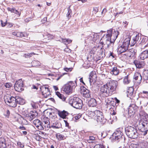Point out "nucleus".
Listing matches in <instances>:
<instances>
[{"mask_svg": "<svg viewBox=\"0 0 148 148\" xmlns=\"http://www.w3.org/2000/svg\"><path fill=\"white\" fill-rule=\"evenodd\" d=\"M117 82L112 81L103 85L101 88L100 95L103 97H108L112 95L116 89Z\"/></svg>", "mask_w": 148, "mask_h": 148, "instance_id": "1", "label": "nucleus"}, {"mask_svg": "<svg viewBox=\"0 0 148 148\" xmlns=\"http://www.w3.org/2000/svg\"><path fill=\"white\" fill-rule=\"evenodd\" d=\"M126 134L130 138L136 139L138 137V133L135 128L131 126H128L125 128Z\"/></svg>", "mask_w": 148, "mask_h": 148, "instance_id": "2", "label": "nucleus"}, {"mask_svg": "<svg viewBox=\"0 0 148 148\" xmlns=\"http://www.w3.org/2000/svg\"><path fill=\"white\" fill-rule=\"evenodd\" d=\"M77 84L76 81H70L63 86L62 89L66 94H69L72 92L73 89L75 88Z\"/></svg>", "mask_w": 148, "mask_h": 148, "instance_id": "3", "label": "nucleus"}, {"mask_svg": "<svg viewBox=\"0 0 148 148\" xmlns=\"http://www.w3.org/2000/svg\"><path fill=\"white\" fill-rule=\"evenodd\" d=\"M69 103L74 108L79 109L82 108L83 105L82 100L79 98L75 97L70 99Z\"/></svg>", "mask_w": 148, "mask_h": 148, "instance_id": "4", "label": "nucleus"}, {"mask_svg": "<svg viewBox=\"0 0 148 148\" xmlns=\"http://www.w3.org/2000/svg\"><path fill=\"white\" fill-rule=\"evenodd\" d=\"M6 97V98L5 99V101L6 103L7 102L8 103V104L9 106L12 107H15L16 106V97L8 96H7Z\"/></svg>", "mask_w": 148, "mask_h": 148, "instance_id": "5", "label": "nucleus"}, {"mask_svg": "<svg viewBox=\"0 0 148 148\" xmlns=\"http://www.w3.org/2000/svg\"><path fill=\"white\" fill-rule=\"evenodd\" d=\"M137 50L136 49L132 48L129 50H127L125 53L122 55L125 56L124 57L126 59L129 58L133 57L136 55Z\"/></svg>", "mask_w": 148, "mask_h": 148, "instance_id": "6", "label": "nucleus"}, {"mask_svg": "<svg viewBox=\"0 0 148 148\" xmlns=\"http://www.w3.org/2000/svg\"><path fill=\"white\" fill-rule=\"evenodd\" d=\"M23 86V81L21 79H19L16 82L14 85V88L15 90L20 92L24 90Z\"/></svg>", "mask_w": 148, "mask_h": 148, "instance_id": "7", "label": "nucleus"}, {"mask_svg": "<svg viewBox=\"0 0 148 148\" xmlns=\"http://www.w3.org/2000/svg\"><path fill=\"white\" fill-rule=\"evenodd\" d=\"M138 107L135 104H131L128 108V113L130 116L133 115L138 111Z\"/></svg>", "mask_w": 148, "mask_h": 148, "instance_id": "8", "label": "nucleus"}, {"mask_svg": "<svg viewBox=\"0 0 148 148\" xmlns=\"http://www.w3.org/2000/svg\"><path fill=\"white\" fill-rule=\"evenodd\" d=\"M103 113L100 111L98 112L97 115L96 116L95 118L97 122H100L101 124H104L106 122V119L103 117Z\"/></svg>", "mask_w": 148, "mask_h": 148, "instance_id": "9", "label": "nucleus"}, {"mask_svg": "<svg viewBox=\"0 0 148 148\" xmlns=\"http://www.w3.org/2000/svg\"><path fill=\"white\" fill-rule=\"evenodd\" d=\"M123 135L121 131L118 129L113 134V138L115 140H118L121 139Z\"/></svg>", "mask_w": 148, "mask_h": 148, "instance_id": "10", "label": "nucleus"}, {"mask_svg": "<svg viewBox=\"0 0 148 148\" xmlns=\"http://www.w3.org/2000/svg\"><path fill=\"white\" fill-rule=\"evenodd\" d=\"M40 88L42 95L45 97H47L50 94V92L48 87L43 86H41Z\"/></svg>", "mask_w": 148, "mask_h": 148, "instance_id": "11", "label": "nucleus"}, {"mask_svg": "<svg viewBox=\"0 0 148 148\" xmlns=\"http://www.w3.org/2000/svg\"><path fill=\"white\" fill-rule=\"evenodd\" d=\"M141 124L143 126L142 128L141 131L143 132H144L143 135H145L147 134L148 130V122L147 121L143 122Z\"/></svg>", "mask_w": 148, "mask_h": 148, "instance_id": "12", "label": "nucleus"}, {"mask_svg": "<svg viewBox=\"0 0 148 148\" xmlns=\"http://www.w3.org/2000/svg\"><path fill=\"white\" fill-rule=\"evenodd\" d=\"M34 125L39 130H43L44 128L43 127L42 123L38 119H36L33 121Z\"/></svg>", "mask_w": 148, "mask_h": 148, "instance_id": "13", "label": "nucleus"}, {"mask_svg": "<svg viewBox=\"0 0 148 148\" xmlns=\"http://www.w3.org/2000/svg\"><path fill=\"white\" fill-rule=\"evenodd\" d=\"M130 37L129 36L125 39L122 45L123 47L125 48L127 50H128V48L130 45Z\"/></svg>", "mask_w": 148, "mask_h": 148, "instance_id": "14", "label": "nucleus"}, {"mask_svg": "<svg viewBox=\"0 0 148 148\" xmlns=\"http://www.w3.org/2000/svg\"><path fill=\"white\" fill-rule=\"evenodd\" d=\"M98 52H99L98 53V56H99V58L97 59L98 60H101V58H103L105 57V50L104 49L101 47Z\"/></svg>", "mask_w": 148, "mask_h": 148, "instance_id": "15", "label": "nucleus"}, {"mask_svg": "<svg viewBox=\"0 0 148 148\" xmlns=\"http://www.w3.org/2000/svg\"><path fill=\"white\" fill-rule=\"evenodd\" d=\"M134 63L136 65V67L138 69L143 68L145 65L144 62H140L137 60L135 61Z\"/></svg>", "mask_w": 148, "mask_h": 148, "instance_id": "16", "label": "nucleus"}, {"mask_svg": "<svg viewBox=\"0 0 148 148\" xmlns=\"http://www.w3.org/2000/svg\"><path fill=\"white\" fill-rule=\"evenodd\" d=\"M58 114L59 116L63 119H64L68 114V112L64 110L62 111L58 110Z\"/></svg>", "mask_w": 148, "mask_h": 148, "instance_id": "17", "label": "nucleus"}, {"mask_svg": "<svg viewBox=\"0 0 148 148\" xmlns=\"http://www.w3.org/2000/svg\"><path fill=\"white\" fill-rule=\"evenodd\" d=\"M140 57L142 60H144L148 58V50L142 52L140 54Z\"/></svg>", "mask_w": 148, "mask_h": 148, "instance_id": "18", "label": "nucleus"}, {"mask_svg": "<svg viewBox=\"0 0 148 148\" xmlns=\"http://www.w3.org/2000/svg\"><path fill=\"white\" fill-rule=\"evenodd\" d=\"M112 30L110 29L108 30V34L106 36L104 35L103 37H105V39L107 40L111 41V37L112 36Z\"/></svg>", "mask_w": 148, "mask_h": 148, "instance_id": "19", "label": "nucleus"}, {"mask_svg": "<svg viewBox=\"0 0 148 148\" xmlns=\"http://www.w3.org/2000/svg\"><path fill=\"white\" fill-rule=\"evenodd\" d=\"M96 100L94 98H92L88 101V105L90 107H95L97 105Z\"/></svg>", "mask_w": 148, "mask_h": 148, "instance_id": "20", "label": "nucleus"}, {"mask_svg": "<svg viewBox=\"0 0 148 148\" xmlns=\"http://www.w3.org/2000/svg\"><path fill=\"white\" fill-rule=\"evenodd\" d=\"M134 79L135 80H138V82L140 83L142 80V77L140 74L138 72L135 73L134 76Z\"/></svg>", "mask_w": 148, "mask_h": 148, "instance_id": "21", "label": "nucleus"}, {"mask_svg": "<svg viewBox=\"0 0 148 148\" xmlns=\"http://www.w3.org/2000/svg\"><path fill=\"white\" fill-rule=\"evenodd\" d=\"M99 110H95V111H89L88 114L89 116L93 118H95L96 116L97 115V114L99 112Z\"/></svg>", "mask_w": 148, "mask_h": 148, "instance_id": "22", "label": "nucleus"}, {"mask_svg": "<svg viewBox=\"0 0 148 148\" xmlns=\"http://www.w3.org/2000/svg\"><path fill=\"white\" fill-rule=\"evenodd\" d=\"M96 77V76L95 74V72L91 71L89 74V77L88 78V80L90 84L93 82V79Z\"/></svg>", "mask_w": 148, "mask_h": 148, "instance_id": "23", "label": "nucleus"}, {"mask_svg": "<svg viewBox=\"0 0 148 148\" xmlns=\"http://www.w3.org/2000/svg\"><path fill=\"white\" fill-rule=\"evenodd\" d=\"M43 122L44 124L42 123V125H43V127H45V128H48L50 127V122L49 121L48 118H47L46 120H45V119H44Z\"/></svg>", "mask_w": 148, "mask_h": 148, "instance_id": "24", "label": "nucleus"}, {"mask_svg": "<svg viewBox=\"0 0 148 148\" xmlns=\"http://www.w3.org/2000/svg\"><path fill=\"white\" fill-rule=\"evenodd\" d=\"M117 49V52L119 54L122 53L123 54L125 53L126 51L127 50L125 48L123 47L122 45L119 46Z\"/></svg>", "mask_w": 148, "mask_h": 148, "instance_id": "25", "label": "nucleus"}, {"mask_svg": "<svg viewBox=\"0 0 148 148\" xmlns=\"http://www.w3.org/2000/svg\"><path fill=\"white\" fill-rule=\"evenodd\" d=\"M16 104H18L21 105H23L25 103V100L19 97H16Z\"/></svg>", "mask_w": 148, "mask_h": 148, "instance_id": "26", "label": "nucleus"}, {"mask_svg": "<svg viewBox=\"0 0 148 148\" xmlns=\"http://www.w3.org/2000/svg\"><path fill=\"white\" fill-rule=\"evenodd\" d=\"M5 140L4 138L2 137L0 139V146L1 148H5L6 147Z\"/></svg>", "mask_w": 148, "mask_h": 148, "instance_id": "27", "label": "nucleus"}, {"mask_svg": "<svg viewBox=\"0 0 148 148\" xmlns=\"http://www.w3.org/2000/svg\"><path fill=\"white\" fill-rule=\"evenodd\" d=\"M110 73L115 75H118L119 73V70L116 67H114L110 70Z\"/></svg>", "mask_w": 148, "mask_h": 148, "instance_id": "28", "label": "nucleus"}, {"mask_svg": "<svg viewBox=\"0 0 148 148\" xmlns=\"http://www.w3.org/2000/svg\"><path fill=\"white\" fill-rule=\"evenodd\" d=\"M105 37H103L101 38V40L103 41L104 43V45L106 46V48H108L109 47L110 45L112 43V42L110 41L107 40L105 39Z\"/></svg>", "mask_w": 148, "mask_h": 148, "instance_id": "29", "label": "nucleus"}, {"mask_svg": "<svg viewBox=\"0 0 148 148\" xmlns=\"http://www.w3.org/2000/svg\"><path fill=\"white\" fill-rule=\"evenodd\" d=\"M47 115L49 116V118L52 119H55L56 117L55 113L53 112L48 111L47 112Z\"/></svg>", "mask_w": 148, "mask_h": 148, "instance_id": "30", "label": "nucleus"}, {"mask_svg": "<svg viewBox=\"0 0 148 148\" xmlns=\"http://www.w3.org/2000/svg\"><path fill=\"white\" fill-rule=\"evenodd\" d=\"M8 10L9 11H10L12 13H14L15 14L20 16V13H19L14 8H7Z\"/></svg>", "mask_w": 148, "mask_h": 148, "instance_id": "31", "label": "nucleus"}, {"mask_svg": "<svg viewBox=\"0 0 148 148\" xmlns=\"http://www.w3.org/2000/svg\"><path fill=\"white\" fill-rule=\"evenodd\" d=\"M56 95L59 98L61 99L63 101H64L65 100L66 97L63 95L60 94L59 92L57 91L56 92Z\"/></svg>", "mask_w": 148, "mask_h": 148, "instance_id": "32", "label": "nucleus"}, {"mask_svg": "<svg viewBox=\"0 0 148 148\" xmlns=\"http://www.w3.org/2000/svg\"><path fill=\"white\" fill-rule=\"evenodd\" d=\"M56 136L57 139L60 141L64 140V135H62L59 133H57Z\"/></svg>", "mask_w": 148, "mask_h": 148, "instance_id": "33", "label": "nucleus"}, {"mask_svg": "<svg viewBox=\"0 0 148 148\" xmlns=\"http://www.w3.org/2000/svg\"><path fill=\"white\" fill-rule=\"evenodd\" d=\"M141 43L142 45H144V47H146L148 44V41L147 38H143L142 39Z\"/></svg>", "mask_w": 148, "mask_h": 148, "instance_id": "34", "label": "nucleus"}, {"mask_svg": "<svg viewBox=\"0 0 148 148\" xmlns=\"http://www.w3.org/2000/svg\"><path fill=\"white\" fill-rule=\"evenodd\" d=\"M127 92L128 96H132L133 93L134 88L132 87H130L127 89Z\"/></svg>", "mask_w": 148, "mask_h": 148, "instance_id": "35", "label": "nucleus"}, {"mask_svg": "<svg viewBox=\"0 0 148 148\" xmlns=\"http://www.w3.org/2000/svg\"><path fill=\"white\" fill-rule=\"evenodd\" d=\"M107 108H112L113 107H114V105H115V103L114 101H110L109 103H107Z\"/></svg>", "mask_w": 148, "mask_h": 148, "instance_id": "36", "label": "nucleus"}, {"mask_svg": "<svg viewBox=\"0 0 148 148\" xmlns=\"http://www.w3.org/2000/svg\"><path fill=\"white\" fill-rule=\"evenodd\" d=\"M130 80L129 79V75L125 76L123 79V82L124 83L127 84L130 83Z\"/></svg>", "mask_w": 148, "mask_h": 148, "instance_id": "37", "label": "nucleus"}, {"mask_svg": "<svg viewBox=\"0 0 148 148\" xmlns=\"http://www.w3.org/2000/svg\"><path fill=\"white\" fill-rule=\"evenodd\" d=\"M67 10L68 11V13L66 14V16L69 19L70 17H71V13L72 11L70 9V6L68 7L67 8Z\"/></svg>", "mask_w": 148, "mask_h": 148, "instance_id": "38", "label": "nucleus"}, {"mask_svg": "<svg viewBox=\"0 0 148 148\" xmlns=\"http://www.w3.org/2000/svg\"><path fill=\"white\" fill-rule=\"evenodd\" d=\"M29 115H30L32 116V117L34 118L36 117L38 115V113L36 111H31L30 114H28Z\"/></svg>", "mask_w": 148, "mask_h": 148, "instance_id": "39", "label": "nucleus"}, {"mask_svg": "<svg viewBox=\"0 0 148 148\" xmlns=\"http://www.w3.org/2000/svg\"><path fill=\"white\" fill-rule=\"evenodd\" d=\"M62 42L65 43V44L66 43L69 44L72 42V40L68 39H63L62 38Z\"/></svg>", "mask_w": 148, "mask_h": 148, "instance_id": "40", "label": "nucleus"}, {"mask_svg": "<svg viewBox=\"0 0 148 148\" xmlns=\"http://www.w3.org/2000/svg\"><path fill=\"white\" fill-rule=\"evenodd\" d=\"M13 86L12 84L11 83H7L5 84V86L6 88H10L12 87Z\"/></svg>", "mask_w": 148, "mask_h": 148, "instance_id": "41", "label": "nucleus"}, {"mask_svg": "<svg viewBox=\"0 0 148 148\" xmlns=\"http://www.w3.org/2000/svg\"><path fill=\"white\" fill-rule=\"evenodd\" d=\"M95 140V137L93 136H90L89 137V139L88 140V141L89 143H92L93 142L91 141Z\"/></svg>", "mask_w": 148, "mask_h": 148, "instance_id": "42", "label": "nucleus"}, {"mask_svg": "<svg viewBox=\"0 0 148 148\" xmlns=\"http://www.w3.org/2000/svg\"><path fill=\"white\" fill-rule=\"evenodd\" d=\"M92 40L93 42H95L98 39V36L96 34H94L92 36Z\"/></svg>", "mask_w": 148, "mask_h": 148, "instance_id": "43", "label": "nucleus"}, {"mask_svg": "<svg viewBox=\"0 0 148 148\" xmlns=\"http://www.w3.org/2000/svg\"><path fill=\"white\" fill-rule=\"evenodd\" d=\"M139 115L140 116H145V112L141 110H140Z\"/></svg>", "mask_w": 148, "mask_h": 148, "instance_id": "44", "label": "nucleus"}, {"mask_svg": "<svg viewBox=\"0 0 148 148\" xmlns=\"http://www.w3.org/2000/svg\"><path fill=\"white\" fill-rule=\"evenodd\" d=\"M94 148H105L104 146L101 144L97 145L95 146Z\"/></svg>", "mask_w": 148, "mask_h": 148, "instance_id": "45", "label": "nucleus"}, {"mask_svg": "<svg viewBox=\"0 0 148 148\" xmlns=\"http://www.w3.org/2000/svg\"><path fill=\"white\" fill-rule=\"evenodd\" d=\"M139 39V36L138 35H137L135 36L133 39V40L135 41L136 42Z\"/></svg>", "mask_w": 148, "mask_h": 148, "instance_id": "46", "label": "nucleus"}, {"mask_svg": "<svg viewBox=\"0 0 148 148\" xmlns=\"http://www.w3.org/2000/svg\"><path fill=\"white\" fill-rule=\"evenodd\" d=\"M90 93L88 94H83V96L86 98H88L90 97Z\"/></svg>", "mask_w": 148, "mask_h": 148, "instance_id": "47", "label": "nucleus"}, {"mask_svg": "<svg viewBox=\"0 0 148 148\" xmlns=\"http://www.w3.org/2000/svg\"><path fill=\"white\" fill-rule=\"evenodd\" d=\"M33 54L34 55V53H28L27 54H25V57H31Z\"/></svg>", "mask_w": 148, "mask_h": 148, "instance_id": "48", "label": "nucleus"}, {"mask_svg": "<svg viewBox=\"0 0 148 148\" xmlns=\"http://www.w3.org/2000/svg\"><path fill=\"white\" fill-rule=\"evenodd\" d=\"M19 32H14L12 33V34L14 36H16L18 37L19 36Z\"/></svg>", "mask_w": 148, "mask_h": 148, "instance_id": "49", "label": "nucleus"}, {"mask_svg": "<svg viewBox=\"0 0 148 148\" xmlns=\"http://www.w3.org/2000/svg\"><path fill=\"white\" fill-rule=\"evenodd\" d=\"M26 117H27V119L30 121H31L34 118V117H32V116H30L29 115H28V116H26Z\"/></svg>", "mask_w": 148, "mask_h": 148, "instance_id": "50", "label": "nucleus"}, {"mask_svg": "<svg viewBox=\"0 0 148 148\" xmlns=\"http://www.w3.org/2000/svg\"><path fill=\"white\" fill-rule=\"evenodd\" d=\"M84 91V93L83 94H88L89 93H90V90L88 89H84L83 90Z\"/></svg>", "mask_w": 148, "mask_h": 148, "instance_id": "51", "label": "nucleus"}, {"mask_svg": "<svg viewBox=\"0 0 148 148\" xmlns=\"http://www.w3.org/2000/svg\"><path fill=\"white\" fill-rule=\"evenodd\" d=\"M1 24L2 27H4L5 25L8 24L7 21H6L5 22H3L2 20H1Z\"/></svg>", "mask_w": 148, "mask_h": 148, "instance_id": "52", "label": "nucleus"}, {"mask_svg": "<svg viewBox=\"0 0 148 148\" xmlns=\"http://www.w3.org/2000/svg\"><path fill=\"white\" fill-rule=\"evenodd\" d=\"M93 35H89L88 37V40H89V41L92 40L93 38L92 36H93Z\"/></svg>", "mask_w": 148, "mask_h": 148, "instance_id": "53", "label": "nucleus"}, {"mask_svg": "<svg viewBox=\"0 0 148 148\" xmlns=\"http://www.w3.org/2000/svg\"><path fill=\"white\" fill-rule=\"evenodd\" d=\"M32 18L30 17V18H26L25 20V21L26 22H28L29 21L32 20Z\"/></svg>", "mask_w": 148, "mask_h": 148, "instance_id": "54", "label": "nucleus"}, {"mask_svg": "<svg viewBox=\"0 0 148 148\" xmlns=\"http://www.w3.org/2000/svg\"><path fill=\"white\" fill-rule=\"evenodd\" d=\"M17 145L21 147H24V145L23 144H22L21 143L19 142L17 143Z\"/></svg>", "mask_w": 148, "mask_h": 148, "instance_id": "55", "label": "nucleus"}, {"mask_svg": "<svg viewBox=\"0 0 148 148\" xmlns=\"http://www.w3.org/2000/svg\"><path fill=\"white\" fill-rule=\"evenodd\" d=\"M81 115L80 114H78L77 115L75 116V118L76 119H78L81 117Z\"/></svg>", "mask_w": 148, "mask_h": 148, "instance_id": "56", "label": "nucleus"}, {"mask_svg": "<svg viewBox=\"0 0 148 148\" xmlns=\"http://www.w3.org/2000/svg\"><path fill=\"white\" fill-rule=\"evenodd\" d=\"M19 36H18V37H24L25 36L24 34H23V33H20V32H19Z\"/></svg>", "mask_w": 148, "mask_h": 148, "instance_id": "57", "label": "nucleus"}, {"mask_svg": "<svg viewBox=\"0 0 148 148\" xmlns=\"http://www.w3.org/2000/svg\"><path fill=\"white\" fill-rule=\"evenodd\" d=\"M64 70L65 71L68 72L70 71H71V69L70 68H64Z\"/></svg>", "mask_w": 148, "mask_h": 148, "instance_id": "58", "label": "nucleus"}, {"mask_svg": "<svg viewBox=\"0 0 148 148\" xmlns=\"http://www.w3.org/2000/svg\"><path fill=\"white\" fill-rule=\"evenodd\" d=\"M99 43V44H101L102 46V47H103V46L104 45V43L103 41H102V40H101V39L100 40Z\"/></svg>", "mask_w": 148, "mask_h": 148, "instance_id": "59", "label": "nucleus"}, {"mask_svg": "<svg viewBox=\"0 0 148 148\" xmlns=\"http://www.w3.org/2000/svg\"><path fill=\"white\" fill-rule=\"evenodd\" d=\"M136 43V42L134 40H133V42L132 41L131 43H130V46H134Z\"/></svg>", "mask_w": 148, "mask_h": 148, "instance_id": "60", "label": "nucleus"}, {"mask_svg": "<svg viewBox=\"0 0 148 148\" xmlns=\"http://www.w3.org/2000/svg\"><path fill=\"white\" fill-rule=\"evenodd\" d=\"M64 121L65 123V126L66 127H68V128H69V123L67 122L66 121L64 120Z\"/></svg>", "mask_w": 148, "mask_h": 148, "instance_id": "61", "label": "nucleus"}, {"mask_svg": "<svg viewBox=\"0 0 148 148\" xmlns=\"http://www.w3.org/2000/svg\"><path fill=\"white\" fill-rule=\"evenodd\" d=\"M19 128L21 130H26L25 128L23 126H20Z\"/></svg>", "mask_w": 148, "mask_h": 148, "instance_id": "62", "label": "nucleus"}, {"mask_svg": "<svg viewBox=\"0 0 148 148\" xmlns=\"http://www.w3.org/2000/svg\"><path fill=\"white\" fill-rule=\"evenodd\" d=\"M47 36L49 38H52L53 37V36L51 35L50 34H48L47 35Z\"/></svg>", "mask_w": 148, "mask_h": 148, "instance_id": "63", "label": "nucleus"}, {"mask_svg": "<svg viewBox=\"0 0 148 148\" xmlns=\"http://www.w3.org/2000/svg\"><path fill=\"white\" fill-rule=\"evenodd\" d=\"M142 93L145 94L146 95L148 96V92L145 91H143Z\"/></svg>", "mask_w": 148, "mask_h": 148, "instance_id": "64", "label": "nucleus"}]
</instances>
